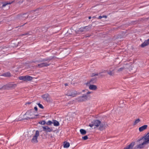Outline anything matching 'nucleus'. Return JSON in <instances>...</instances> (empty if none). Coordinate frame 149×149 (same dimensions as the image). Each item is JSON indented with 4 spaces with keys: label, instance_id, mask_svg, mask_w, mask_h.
I'll list each match as a JSON object with an SVG mask.
<instances>
[{
    "label": "nucleus",
    "instance_id": "f257e3e1",
    "mask_svg": "<svg viewBox=\"0 0 149 149\" xmlns=\"http://www.w3.org/2000/svg\"><path fill=\"white\" fill-rule=\"evenodd\" d=\"M140 144L137 145V148H144L145 145L149 143V132L144 137L139 140Z\"/></svg>",
    "mask_w": 149,
    "mask_h": 149
},
{
    "label": "nucleus",
    "instance_id": "f03ea898",
    "mask_svg": "<svg viewBox=\"0 0 149 149\" xmlns=\"http://www.w3.org/2000/svg\"><path fill=\"white\" fill-rule=\"evenodd\" d=\"M91 93V92L88 91L86 94H84L82 96L77 98L76 100L79 102L86 101L87 100L88 98L90 97L88 95Z\"/></svg>",
    "mask_w": 149,
    "mask_h": 149
},
{
    "label": "nucleus",
    "instance_id": "7ed1b4c3",
    "mask_svg": "<svg viewBox=\"0 0 149 149\" xmlns=\"http://www.w3.org/2000/svg\"><path fill=\"white\" fill-rule=\"evenodd\" d=\"M101 121L98 120H94L90 124L89 126L91 127H92L93 126H95L94 128H95L96 127H98L101 124Z\"/></svg>",
    "mask_w": 149,
    "mask_h": 149
},
{
    "label": "nucleus",
    "instance_id": "20e7f679",
    "mask_svg": "<svg viewBox=\"0 0 149 149\" xmlns=\"http://www.w3.org/2000/svg\"><path fill=\"white\" fill-rule=\"evenodd\" d=\"M79 94L80 93L79 92H77L75 90H71L68 91L67 95L68 96L74 97L77 95Z\"/></svg>",
    "mask_w": 149,
    "mask_h": 149
},
{
    "label": "nucleus",
    "instance_id": "39448f33",
    "mask_svg": "<svg viewBox=\"0 0 149 149\" xmlns=\"http://www.w3.org/2000/svg\"><path fill=\"white\" fill-rule=\"evenodd\" d=\"M39 135V132L38 131H36V132L35 135L33 136V138L31 140V142L33 143H36L38 142L37 140L38 137Z\"/></svg>",
    "mask_w": 149,
    "mask_h": 149
},
{
    "label": "nucleus",
    "instance_id": "423d86ee",
    "mask_svg": "<svg viewBox=\"0 0 149 149\" xmlns=\"http://www.w3.org/2000/svg\"><path fill=\"white\" fill-rule=\"evenodd\" d=\"M16 86L17 84H9L3 86L1 88H0V89H6L10 88H14Z\"/></svg>",
    "mask_w": 149,
    "mask_h": 149
},
{
    "label": "nucleus",
    "instance_id": "0eeeda50",
    "mask_svg": "<svg viewBox=\"0 0 149 149\" xmlns=\"http://www.w3.org/2000/svg\"><path fill=\"white\" fill-rule=\"evenodd\" d=\"M50 65L46 62H43L39 64H38L37 66L39 68H41L43 67H47Z\"/></svg>",
    "mask_w": 149,
    "mask_h": 149
},
{
    "label": "nucleus",
    "instance_id": "6e6552de",
    "mask_svg": "<svg viewBox=\"0 0 149 149\" xmlns=\"http://www.w3.org/2000/svg\"><path fill=\"white\" fill-rule=\"evenodd\" d=\"M43 130L46 132H52L53 130L52 128H50L47 126H45L42 127Z\"/></svg>",
    "mask_w": 149,
    "mask_h": 149
},
{
    "label": "nucleus",
    "instance_id": "1a4fd4ad",
    "mask_svg": "<svg viewBox=\"0 0 149 149\" xmlns=\"http://www.w3.org/2000/svg\"><path fill=\"white\" fill-rule=\"evenodd\" d=\"M135 143L132 142L127 146L125 147L124 149H132Z\"/></svg>",
    "mask_w": 149,
    "mask_h": 149
},
{
    "label": "nucleus",
    "instance_id": "9d476101",
    "mask_svg": "<svg viewBox=\"0 0 149 149\" xmlns=\"http://www.w3.org/2000/svg\"><path fill=\"white\" fill-rule=\"evenodd\" d=\"M149 45V38L147 40H146L143 43L141 44V47H143Z\"/></svg>",
    "mask_w": 149,
    "mask_h": 149
},
{
    "label": "nucleus",
    "instance_id": "9b49d317",
    "mask_svg": "<svg viewBox=\"0 0 149 149\" xmlns=\"http://www.w3.org/2000/svg\"><path fill=\"white\" fill-rule=\"evenodd\" d=\"M53 58L52 57H50L48 58H45L42 59L40 62H44L47 61L48 62H49Z\"/></svg>",
    "mask_w": 149,
    "mask_h": 149
},
{
    "label": "nucleus",
    "instance_id": "f8f14e48",
    "mask_svg": "<svg viewBox=\"0 0 149 149\" xmlns=\"http://www.w3.org/2000/svg\"><path fill=\"white\" fill-rule=\"evenodd\" d=\"M42 97L45 100L48 101L49 99V95L48 94H46L42 95Z\"/></svg>",
    "mask_w": 149,
    "mask_h": 149
},
{
    "label": "nucleus",
    "instance_id": "ddd939ff",
    "mask_svg": "<svg viewBox=\"0 0 149 149\" xmlns=\"http://www.w3.org/2000/svg\"><path fill=\"white\" fill-rule=\"evenodd\" d=\"M148 127L147 125H144L139 128V130L140 132H142L146 129Z\"/></svg>",
    "mask_w": 149,
    "mask_h": 149
},
{
    "label": "nucleus",
    "instance_id": "4468645a",
    "mask_svg": "<svg viewBox=\"0 0 149 149\" xmlns=\"http://www.w3.org/2000/svg\"><path fill=\"white\" fill-rule=\"evenodd\" d=\"M89 88L90 90H95L97 88V87L95 85H91L89 86Z\"/></svg>",
    "mask_w": 149,
    "mask_h": 149
},
{
    "label": "nucleus",
    "instance_id": "2eb2a0df",
    "mask_svg": "<svg viewBox=\"0 0 149 149\" xmlns=\"http://www.w3.org/2000/svg\"><path fill=\"white\" fill-rule=\"evenodd\" d=\"M1 76L7 77H9L11 76V74L9 72H7L3 74Z\"/></svg>",
    "mask_w": 149,
    "mask_h": 149
},
{
    "label": "nucleus",
    "instance_id": "dca6fc26",
    "mask_svg": "<svg viewBox=\"0 0 149 149\" xmlns=\"http://www.w3.org/2000/svg\"><path fill=\"white\" fill-rule=\"evenodd\" d=\"M63 145V147L64 148H68L70 146V143L65 141L64 142Z\"/></svg>",
    "mask_w": 149,
    "mask_h": 149
},
{
    "label": "nucleus",
    "instance_id": "f3484780",
    "mask_svg": "<svg viewBox=\"0 0 149 149\" xmlns=\"http://www.w3.org/2000/svg\"><path fill=\"white\" fill-rule=\"evenodd\" d=\"M53 123L54 125L55 126H58L59 125V123L56 120H53Z\"/></svg>",
    "mask_w": 149,
    "mask_h": 149
},
{
    "label": "nucleus",
    "instance_id": "a211bd4d",
    "mask_svg": "<svg viewBox=\"0 0 149 149\" xmlns=\"http://www.w3.org/2000/svg\"><path fill=\"white\" fill-rule=\"evenodd\" d=\"M33 79V77L29 76H25V81H30Z\"/></svg>",
    "mask_w": 149,
    "mask_h": 149
},
{
    "label": "nucleus",
    "instance_id": "6ab92c4d",
    "mask_svg": "<svg viewBox=\"0 0 149 149\" xmlns=\"http://www.w3.org/2000/svg\"><path fill=\"white\" fill-rule=\"evenodd\" d=\"M21 17L23 18L22 19L24 20L28 17V15L27 14H24L22 15Z\"/></svg>",
    "mask_w": 149,
    "mask_h": 149
},
{
    "label": "nucleus",
    "instance_id": "aec40b11",
    "mask_svg": "<svg viewBox=\"0 0 149 149\" xmlns=\"http://www.w3.org/2000/svg\"><path fill=\"white\" fill-rule=\"evenodd\" d=\"M84 32H86L87 31H89L90 30L91 27H89L88 26H85L84 27Z\"/></svg>",
    "mask_w": 149,
    "mask_h": 149
},
{
    "label": "nucleus",
    "instance_id": "412c9836",
    "mask_svg": "<svg viewBox=\"0 0 149 149\" xmlns=\"http://www.w3.org/2000/svg\"><path fill=\"white\" fill-rule=\"evenodd\" d=\"M81 133L82 135H85L86 134V130L83 129H81L80 130Z\"/></svg>",
    "mask_w": 149,
    "mask_h": 149
},
{
    "label": "nucleus",
    "instance_id": "4be33fe9",
    "mask_svg": "<svg viewBox=\"0 0 149 149\" xmlns=\"http://www.w3.org/2000/svg\"><path fill=\"white\" fill-rule=\"evenodd\" d=\"M13 1L11 2H6L2 6L3 7H5L6 5L8 4H10L13 2Z\"/></svg>",
    "mask_w": 149,
    "mask_h": 149
},
{
    "label": "nucleus",
    "instance_id": "5701e85b",
    "mask_svg": "<svg viewBox=\"0 0 149 149\" xmlns=\"http://www.w3.org/2000/svg\"><path fill=\"white\" fill-rule=\"evenodd\" d=\"M96 81L95 79L93 78L90 81L89 83L91 84H92L95 83Z\"/></svg>",
    "mask_w": 149,
    "mask_h": 149
},
{
    "label": "nucleus",
    "instance_id": "b1692460",
    "mask_svg": "<svg viewBox=\"0 0 149 149\" xmlns=\"http://www.w3.org/2000/svg\"><path fill=\"white\" fill-rule=\"evenodd\" d=\"M32 33L31 32H29L27 33H24L23 34H22L21 35L22 36H28L31 35Z\"/></svg>",
    "mask_w": 149,
    "mask_h": 149
},
{
    "label": "nucleus",
    "instance_id": "393cba45",
    "mask_svg": "<svg viewBox=\"0 0 149 149\" xmlns=\"http://www.w3.org/2000/svg\"><path fill=\"white\" fill-rule=\"evenodd\" d=\"M84 27H81L79 29L78 31L79 32H84Z\"/></svg>",
    "mask_w": 149,
    "mask_h": 149
},
{
    "label": "nucleus",
    "instance_id": "a878e982",
    "mask_svg": "<svg viewBox=\"0 0 149 149\" xmlns=\"http://www.w3.org/2000/svg\"><path fill=\"white\" fill-rule=\"evenodd\" d=\"M19 79L20 80H23L25 81V76H20L19 77Z\"/></svg>",
    "mask_w": 149,
    "mask_h": 149
},
{
    "label": "nucleus",
    "instance_id": "bb28decb",
    "mask_svg": "<svg viewBox=\"0 0 149 149\" xmlns=\"http://www.w3.org/2000/svg\"><path fill=\"white\" fill-rule=\"evenodd\" d=\"M140 121V120L139 119H137L136 120H135V121L134 123V125H136L137 123H138Z\"/></svg>",
    "mask_w": 149,
    "mask_h": 149
},
{
    "label": "nucleus",
    "instance_id": "cd10ccee",
    "mask_svg": "<svg viewBox=\"0 0 149 149\" xmlns=\"http://www.w3.org/2000/svg\"><path fill=\"white\" fill-rule=\"evenodd\" d=\"M40 10L39 8H38L36 10H33L31 11V13H34L36 12H37L39 10ZM38 12H37L36 13H37Z\"/></svg>",
    "mask_w": 149,
    "mask_h": 149
},
{
    "label": "nucleus",
    "instance_id": "c85d7f7f",
    "mask_svg": "<svg viewBox=\"0 0 149 149\" xmlns=\"http://www.w3.org/2000/svg\"><path fill=\"white\" fill-rule=\"evenodd\" d=\"M100 126L99 127V129L100 130H103L104 129V126L102 124H100V125H99Z\"/></svg>",
    "mask_w": 149,
    "mask_h": 149
},
{
    "label": "nucleus",
    "instance_id": "c756f323",
    "mask_svg": "<svg viewBox=\"0 0 149 149\" xmlns=\"http://www.w3.org/2000/svg\"><path fill=\"white\" fill-rule=\"evenodd\" d=\"M39 123L40 124L44 125L46 124V122L45 120H42L39 122Z\"/></svg>",
    "mask_w": 149,
    "mask_h": 149
},
{
    "label": "nucleus",
    "instance_id": "7c9ffc66",
    "mask_svg": "<svg viewBox=\"0 0 149 149\" xmlns=\"http://www.w3.org/2000/svg\"><path fill=\"white\" fill-rule=\"evenodd\" d=\"M52 123H53V122L50 120H49L47 123H46V124L48 125H50Z\"/></svg>",
    "mask_w": 149,
    "mask_h": 149
},
{
    "label": "nucleus",
    "instance_id": "2f4dec72",
    "mask_svg": "<svg viewBox=\"0 0 149 149\" xmlns=\"http://www.w3.org/2000/svg\"><path fill=\"white\" fill-rule=\"evenodd\" d=\"M101 73L100 72L99 73V77L100 78H102L105 76L104 75L101 74Z\"/></svg>",
    "mask_w": 149,
    "mask_h": 149
},
{
    "label": "nucleus",
    "instance_id": "473e14b6",
    "mask_svg": "<svg viewBox=\"0 0 149 149\" xmlns=\"http://www.w3.org/2000/svg\"><path fill=\"white\" fill-rule=\"evenodd\" d=\"M82 139L84 140H86L88 139V137L87 136H85L82 137Z\"/></svg>",
    "mask_w": 149,
    "mask_h": 149
},
{
    "label": "nucleus",
    "instance_id": "72a5a7b5",
    "mask_svg": "<svg viewBox=\"0 0 149 149\" xmlns=\"http://www.w3.org/2000/svg\"><path fill=\"white\" fill-rule=\"evenodd\" d=\"M107 72L108 74L109 75H112V72L111 71L108 70H107Z\"/></svg>",
    "mask_w": 149,
    "mask_h": 149
},
{
    "label": "nucleus",
    "instance_id": "f704fd0d",
    "mask_svg": "<svg viewBox=\"0 0 149 149\" xmlns=\"http://www.w3.org/2000/svg\"><path fill=\"white\" fill-rule=\"evenodd\" d=\"M38 104L39 107L41 109H43L44 107H43V106L40 103H38Z\"/></svg>",
    "mask_w": 149,
    "mask_h": 149
},
{
    "label": "nucleus",
    "instance_id": "c9c22d12",
    "mask_svg": "<svg viewBox=\"0 0 149 149\" xmlns=\"http://www.w3.org/2000/svg\"><path fill=\"white\" fill-rule=\"evenodd\" d=\"M31 110H29L27 111L25 113V115H29L30 113L31 112Z\"/></svg>",
    "mask_w": 149,
    "mask_h": 149
},
{
    "label": "nucleus",
    "instance_id": "e433bc0d",
    "mask_svg": "<svg viewBox=\"0 0 149 149\" xmlns=\"http://www.w3.org/2000/svg\"><path fill=\"white\" fill-rule=\"evenodd\" d=\"M124 69V68H123V67L121 68H120L118 69V71H121L122 70H123Z\"/></svg>",
    "mask_w": 149,
    "mask_h": 149
},
{
    "label": "nucleus",
    "instance_id": "4c0bfd02",
    "mask_svg": "<svg viewBox=\"0 0 149 149\" xmlns=\"http://www.w3.org/2000/svg\"><path fill=\"white\" fill-rule=\"evenodd\" d=\"M106 72H107V70H104L102 71L101 73H105Z\"/></svg>",
    "mask_w": 149,
    "mask_h": 149
},
{
    "label": "nucleus",
    "instance_id": "58836bf2",
    "mask_svg": "<svg viewBox=\"0 0 149 149\" xmlns=\"http://www.w3.org/2000/svg\"><path fill=\"white\" fill-rule=\"evenodd\" d=\"M102 18V16H99V17H98V18L100 19H101Z\"/></svg>",
    "mask_w": 149,
    "mask_h": 149
},
{
    "label": "nucleus",
    "instance_id": "ea45409f",
    "mask_svg": "<svg viewBox=\"0 0 149 149\" xmlns=\"http://www.w3.org/2000/svg\"><path fill=\"white\" fill-rule=\"evenodd\" d=\"M34 109L36 111H37L38 110V108L36 107H35L34 108Z\"/></svg>",
    "mask_w": 149,
    "mask_h": 149
},
{
    "label": "nucleus",
    "instance_id": "a19ab883",
    "mask_svg": "<svg viewBox=\"0 0 149 149\" xmlns=\"http://www.w3.org/2000/svg\"><path fill=\"white\" fill-rule=\"evenodd\" d=\"M95 73H93L91 74V77H93L94 76H95Z\"/></svg>",
    "mask_w": 149,
    "mask_h": 149
},
{
    "label": "nucleus",
    "instance_id": "79ce46f5",
    "mask_svg": "<svg viewBox=\"0 0 149 149\" xmlns=\"http://www.w3.org/2000/svg\"><path fill=\"white\" fill-rule=\"evenodd\" d=\"M28 118H29V119H33L34 118H35V117H29Z\"/></svg>",
    "mask_w": 149,
    "mask_h": 149
},
{
    "label": "nucleus",
    "instance_id": "37998d69",
    "mask_svg": "<svg viewBox=\"0 0 149 149\" xmlns=\"http://www.w3.org/2000/svg\"><path fill=\"white\" fill-rule=\"evenodd\" d=\"M102 18H107V16L106 15H103L102 16Z\"/></svg>",
    "mask_w": 149,
    "mask_h": 149
},
{
    "label": "nucleus",
    "instance_id": "c03bdc74",
    "mask_svg": "<svg viewBox=\"0 0 149 149\" xmlns=\"http://www.w3.org/2000/svg\"><path fill=\"white\" fill-rule=\"evenodd\" d=\"M95 76H97V75H99V74H98V73H95Z\"/></svg>",
    "mask_w": 149,
    "mask_h": 149
},
{
    "label": "nucleus",
    "instance_id": "a18cd8bd",
    "mask_svg": "<svg viewBox=\"0 0 149 149\" xmlns=\"http://www.w3.org/2000/svg\"><path fill=\"white\" fill-rule=\"evenodd\" d=\"M65 86H68V84H67V83H65Z\"/></svg>",
    "mask_w": 149,
    "mask_h": 149
},
{
    "label": "nucleus",
    "instance_id": "49530a36",
    "mask_svg": "<svg viewBox=\"0 0 149 149\" xmlns=\"http://www.w3.org/2000/svg\"><path fill=\"white\" fill-rule=\"evenodd\" d=\"M88 18L89 19H90L91 18V16H89L88 17Z\"/></svg>",
    "mask_w": 149,
    "mask_h": 149
},
{
    "label": "nucleus",
    "instance_id": "de8ad7c7",
    "mask_svg": "<svg viewBox=\"0 0 149 149\" xmlns=\"http://www.w3.org/2000/svg\"><path fill=\"white\" fill-rule=\"evenodd\" d=\"M27 103V104H30V103H30V102H28V103Z\"/></svg>",
    "mask_w": 149,
    "mask_h": 149
},
{
    "label": "nucleus",
    "instance_id": "09e8293b",
    "mask_svg": "<svg viewBox=\"0 0 149 149\" xmlns=\"http://www.w3.org/2000/svg\"><path fill=\"white\" fill-rule=\"evenodd\" d=\"M85 91H86V90H83L82 91H83V92H84Z\"/></svg>",
    "mask_w": 149,
    "mask_h": 149
},
{
    "label": "nucleus",
    "instance_id": "8fccbe9b",
    "mask_svg": "<svg viewBox=\"0 0 149 149\" xmlns=\"http://www.w3.org/2000/svg\"><path fill=\"white\" fill-rule=\"evenodd\" d=\"M71 30V29H70V30H69V31H68V32H70V31Z\"/></svg>",
    "mask_w": 149,
    "mask_h": 149
},
{
    "label": "nucleus",
    "instance_id": "3c124183",
    "mask_svg": "<svg viewBox=\"0 0 149 149\" xmlns=\"http://www.w3.org/2000/svg\"><path fill=\"white\" fill-rule=\"evenodd\" d=\"M38 63H39V62H40V61H38Z\"/></svg>",
    "mask_w": 149,
    "mask_h": 149
}]
</instances>
